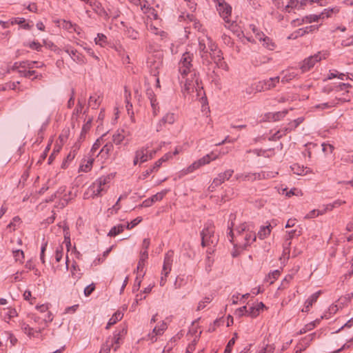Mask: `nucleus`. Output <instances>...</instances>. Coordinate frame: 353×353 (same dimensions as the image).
I'll list each match as a JSON object with an SVG mask.
<instances>
[{
	"mask_svg": "<svg viewBox=\"0 0 353 353\" xmlns=\"http://www.w3.org/2000/svg\"><path fill=\"white\" fill-rule=\"evenodd\" d=\"M193 59L194 53L186 51L183 53L178 63L180 83L183 85V90L187 92H193L199 83L197 72L193 66Z\"/></svg>",
	"mask_w": 353,
	"mask_h": 353,
	"instance_id": "f257e3e1",
	"label": "nucleus"
},
{
	"mask_svg": "<svg viewBox=\"0 0 353 353\" xmlns=\"http://www.w3.org/2000/svg\"><path fill=\"white\" fill-rule=\"evenodd\" d=\"M209 48L211 52L206 54H203L200 57L202 65L206 67V69L210 72L211 70L212 61H213L217 68L228 70V66L223 61L221 51L213 43H211Z\"/></svg>",
	"mask_w": 353,
	"mask_h": 353,
	"instance_id": "f03ea898",
	"label": "nucleus"
},
{
	"mask_svg": "<svg viewBox=\"0 0 353 353\" xmlns=\"http://www.w3.org/2000/svg\"><path fill=\"white\" fill-rule=\"evenodd\" d=\"M127 334V328L123 326L116 330L112 336H109L104 344H103L99 353H110L111 348L117 351L121 344L123 343V338Z\"/></svg>",
	"mask_w": 353,
	"mask_h": 353,
	"instance_id": "7ed1b4c3",
	"label": "nucleus"
},
{
	"mask_svg": "<svg viewBox=\"0 0 353 353\" xmlns=\"http://www.w3.org/2000/svg\"><path fill=\"white\" fill-rule=\"evenodd\" d=\"M112 179V174H108L102 176L93 182L88 188L89 191L91 192V196L92 198L101 196L107 192Z\"/></svg>",
	"mask_w": 353,
	"mask_h": 353,
	"instance_id": "20e7f679",
	"label": "nucleus"
},
{
	"mask_svg": "<svg viewBox=\"0 0 353 353\" xmlns=\"http://www.w3.org/2000/svg\"><path fill=\"white\" fill-rule=\"evenodd\" d=\"M329 55L327 51H320L316 54L305 58L300 65V69L302 72H305L311 70L314 65L323 59H325Z\"/></svg>",
	"mask_w": 353,
	"mask_h": 353,
	"instance_id": "39448f33",
	"label": "nucleus"
},
{
	"mask_svg": "<svg viewBox=\"0 0 353 353\" xmlns=\"http://www.w3.org/2000/svg\"><path fill=\"white\" fill-rule=\"evenodd\" d=\"M216 155L214 153L206 154L198 161H194L188 168L183 169L181 171V175L184 176L185 174L193 172L194 170L199 169L200 167L210 163L212 161L216 159Z\"/></svg>",
	"mask_w": 353,
	"mask_h": 353,
	"instance_id": "423d86ee",
	"label": "nucleus"
},
{
	"mask_svg": "<svg viewBox=\"0 0 353 353\" xmlns=\"http://www.w3.org/2000/svg\"><path fill=\"white\" fill-rule=\"evenodd\" d=\"M216 155L214 153L206 154L198 161H194L188 168L183 169L181 171V175L184 176L185 174L193 172L194 170L199 169L200 167L210 163L212 161L216 159Z\"/></svg>",
	"mask_w": 353,
	"mask_h": 353,
	"instance_id": "0eeeda50",
	"label": "nucleus"
},
{
	"mask_svg": "<svg viewBox=\"0 0 353 353\" xmlns=\"http://www.w3.org/2000/svg\"><path fill=\"white\" fill-rule=\"evenodd\" d=\"M228 230L229 232L228 234V238L229 241L233 244V250L231 252L232 256L233 257H236L239 256L242 248L241 245H239V240L238 237H241V232L243 231V229H236V230H232L229 225H228Z\"/></svg>",
	"mask_w": 353,
	"mask_h": 353,
	"instance_id": "6e6552de",
	"label": "nucleus"
},
{
	"mask_svg": "<svg viewBox=\"0 0 353 353\" xmlns=\"http://www.w3.org/2000/svg\"><path fill=\"white\" fill-rule=\"evenodd\" d=\"M267 309L268 307L263 302L255 301L252 304L248 303L247 305H244V316L256 318L261 312Z\"/></svg>",
	"mask_w": 353,
	"mask_h": 353,
	"instance_id": "1a4fd4ad",
	"label": "nucleus"
},
{
	"mask_svg": "<svg viewBox=\"0 0 353 353\" xmlns=\"http://www.w3.org/2000/svg\"><path fill=\"white\" fill-rule=\"evenodd\" d=\"M214 232L213 227L210 225H205L204 227L201 232V245L203 247H206L210 244H215L216 243V239L214 236Z\"/></svg>",
	"mask_w": 353,
	"mask_h": 353,
	"instance_id": "9d476101",
	"label": "nucleus"
},
{
	"mask_svg": "<svg viewBox=\"0 0 353 353\" xmlns=\"http://www.w3.org/2000/svg\"><path fill=\"white\" fill-rule=\"evenodd\" d=\"M216 2V10L220 16L226 23H230V17L232 12V7L225 0H215Z\"/></svg>",
	"mask_w": 353,
	"mask_h": 353,
	"instance_id": "9b49d317",
	"label": "nucleus"
},
{
	"mask_svg": "<svg viewBox=\"0 0 353 353\" xmlns=\"http://www.w3.org/2000/svg\"><path fill=\"white\" fill-rule=\"evenodd\" d=\"M279 77H275L259 81L256 85L255 90L256 92H262L270 90L276 86V85L279 82Z\"/></svg>",
	"mask_w": 353,
	"mask_h": 353,
	"instance_id": "f8f14e48",
	"label": "nucleus"
},
{
	"mask_svg": "<svg viewBox=\"0 0 353 353\" xmlns=\"http://www.w3.org/2000/svg\"><path fill=\"white\" fill-rule=\"evenodd\" d=\"M347 101H349V99H347L346 98H342V97L335 96L334 98L327 102L315 105L314 108L318 110L331 109L336 107L340 103V102H345Z\"/></svg>",
	"mask_w": 353,
	"mask_h": 353,
	"instance_id": "ddd939ff",
	"label": "nucleus"
},
{
	"mask_svg": "<svg viewBox=\"0 0 353 353\" xmlns=\"http://www.w3.org/2000/svg\"><path fill=\"white\" fill-rule=\"evenodd\" d=\"M30 318L34 322L39 325V327L35 328V332L37 333H41L47 326V323L52 321V314L50 312H48V316L45 319H41L34 314H32Z\"/></svg>",
	"mask_w": 353,
	"mask_h": 353,
	"instance_id": "4468645a",
	"label": "nucleus"
},
{
	"mask_svg": "<svg viewBox=\"0 0 353 353\" xmlns=\"http://www.w3.org/2000/svg\"><path fill=\"white\" fill-rule=\"evenodd\" d=\"M60 22H61V24L59 25V26H61L63 29L68 31L69 32H75L77 34H80L81 28L76 23H73L70 21H66L64 19H58L54 21V23L57 24H59Z\"/></svg>",
	"mask_w": 353,
	"mask_h": 353,
	"instance_id": "2eb2a0df",
	"label": "nucleus"
},
{
	"mask_svg": "<svg viewBox=\"0 0 353 353\" xmlns=\"http://www.w3.org/2000/svg\"><path fill=\"white\" fill-rule=\"evenodd\" d=\"M173 261V252L168 251L164 256L163 265V274L165 276H168L171 271V267Z\"/></svg>",
	"mask_w": 353,
	"mask_h": 353,
	"instance_id": "dca6fc26",
	"label": "nucleus"
},
{
	"mask_svg": "<svg viewBox=\"0 0 353 353\" xmlns=\"http://www.w3.org/2000/svg\"><path fill=\"white\" fill-rule=\"evenodd\" d=\"M352 88V85L348 83H334V93H339L340 92H342L341 95L343 96V98H346L350 100V97L348 96L349 89Z\"/></svg>",
	"mask_w": 353,
	"mask_h": 353,
	"instance_id": "f3484780",
	"label": "nucleus"
},
{
	"mask_svg": "<svg viewBox=\"0 0 353 353\" xmlns=\"http://www.w3.org/2000/svg\"><path fill=\"white\" fill-rule=\"evenodd\" d=\"M148 258V251H141L139 260L137 264V270H134V272H137L139 273V275L142 277L144 276L145 272L143 271L146 261Z\"/></svg>",
	"mask_w": 353,
	"mask_h": 353,
	"instance_id": "a211bd4d",
	"label": "nucleus"
},
{
	"mask_svg": "<svg viewBox=\"0 0 353 353\" xmlns=\"http://www.w3.org/2000/svg\"><path fill=\"white\" fill-rule=\"evenodd\" d=\"M150 148L149 144H146L137 149L135 152L137 159L140 160V163H143L148 161V149Z\"/></svg>",
	"mask_w": 353,
	"mask_h": 353,
	"instance_id": "6ab92c4d",
	"label": "nucleus"
},
{
	"mask_svg": "<svg viewBox=\"0 0 353 353\" xmlns=\"http://www.w3.org/2000/svg\"><path fill=\"white\" fill-rule=\"evenodd\" d=\"M234 173L233 170H228L224 172H221L213 179L214 185H221L225 181L229 180Z\"/></svg>",
	"mask_w": 353,
	"mask_h": 353,
	"instance_id": "aec40b11",
	"label": "nucleus"
},
{
	"mask_svg": "<svg viewBox=\"0 0 353 353\" xmlns=\"http://www.w3.org/2000/svg\"><path fill=\"white\" fill-rule=\"evenodd\" d=\"M288 110L275 112H268L264 115V119L268 121H276L283 118L287 114Z\"/></svg>",
	"mask_w": 353,
	"mask_h": 353,
	"instance_id": "412c9836",
	"label": "nucleus"
},
{
	"mask_svg": "<svg viewBox=\"0 0 353 353\" xmlns=\"http://www.w3.org/2000/svg\"><path fill=\"white\" fill-rule=\"evenodd\" d=\"M102 99V94L98 92H95L89 97L88 106L92 108V109L96 110L101 105Z\"/></svg>",
	"mask_w": 353,
	"mask_h": 353,
	"instance_id": "4be33fe9",
	"label": "nucleus"
},
{
	"mask_svg": "<svg viewBox=\"0 0 353 353\" xmlns=\"http://www.w3.org/2000/svg\"><path fill=\"white\" fill-rule=\"evenodd\" d=\"M88 4L91 6L95 13L100 17H108V13L102 6V4L98 1H90Z\"/></svg>",
	"mask_w": 353,
	"mask_h": 353,
	"instance_id": "5701e85b",
	"label": "nucleus"
},
{
	"mask_svg": "<svg viewBox=\"0 0 353 353\" xmlns=\"http://www.w3.org/2000/svg\"><path fill=\"white\" fill-rule=\"evenodd\" d=\"M79 149V145L78 144H75L72 148L70 153L67 155V157L64 159L62 162L61 168L63 169H65L68 167L69 163L74 159L77 151Z\"/></svg>",
	"mask_w": 353,
	"mask_h": 353,
	"instance_id": "b1692460",
	"label": "nucleus"
},
{
	"mask_svg": "<svg viewBox=\"0 0 353 353\" xmlns=\"http://www.w3.org/2000/svg\"><path fill=\"white\" fill-rule=\"evenodd\" d=\"M250 29L252 30L255 37V39H254L252 36L244 35V38H245L250 42H256V39H261V37L264 36V33L260 31L254 24H250Z\"/></svg>",
	"mask_w": 353,
	"mask_h": 353,
	"instance_id": "393cba45",
	"label": "nucleus"
},
{
	"mask_svg": "<svg viewBox=\"0 0 353 353\" xmlns=\"http://www.w3.org/2000/svg\"><path fill=\"white\" fill-rule=\"evenodd\" d=\"M167 329V324L162 322L161 324L158 327H154L152 333L148 334V337L152 342L156 341V336L161 335L163 332Z\"/></svg>",
	"mask_w": 353,
	"mask_h": 353,
	"instance_id": "a878e982",
	"label": "nucleus"
},
{
	"mask_svg": "<svg viewBox=\"0 0 353 353\" xmlns=\"http://www.w3.org/2000/svg\"><path fill=\"white\" fill-rule=\"evenodd\" d=\"M65 51L70 56L74 61L77 62V63H84L83 56L79 53L77 50H74L72 48H67Z\"/></svg>",
	"mask_w": 353,
	"mask_h": 353,
	"instance_id": "bb28decb",
	"label": "nucleus"
},
{
	"mask_svg": "<svg viewBox=\"0 0 353 353\" xmlns=\"http://www.w3.org/2000/svg\"><path fill=\"white\" fill-rule=\"evenodd\" d=\"M113 150V143L111 142H108L103 146V148L101 149L99 152L96 154V156L98 157L99 154H101V158L106 159L110 157Z\"/></svg>",
	"mask_w": 353,
	"mask_h": 353,
	"instance_id": "cd10ccee",
	"label": "nucleus"
},
{
	"mask_svg": "<svg viewBox=\"0 0 353 353\" xmlns=\"http://www.w3.org/2000/svg\"><path fill=\"white\" fill-rule=\"evenodd\" d=\"M272 226L270 224L262 225L257 233L258 237L263 240L266 239L271 233Z\"/></svg>",
	"mask_w": 353,
	"mask_h": 353,
	"instance_id": "c85d7f7f",
	"label": "nucleus"
},
{
	"mask_svg": "<svg viewBox=\"0 0 353 353\" xmlns=\"http://www.w3.org/2000/svg\"><path fill=\"white\" fill-rule=\"evenodd\" d=\"M126 133L123 129L118 130L112 136V141L116 145H119L122 143L125 137Z\"/></svg>",
	"mask_w": 353,
	"mask_h": 353,
	"instance_id": "c756f323",
	"label": "nucleus"
},
{
	"mask_svg": "<svg viewBox=\"0 0 353 353\" xmlns=\"http://www.w3.org/2000/svg\"><path fill=\"white\" fill-rule=\"evenodd\" d=\"M319 19H321V15L310 14V15H307L305 17H303L301 20H299V19L294 20V22H297L298 25H301L304 22L310 23L312 22L318 21Z\"/></svg>",
	"mask_w": 353,
	"mask_h": 353,
	"instance_id": "7c9ffc66",
	"label": "nucleus"
},
{
	"mask_svg": "<svg viewBox=\"0 0 353 353\" xmlns=\"http://www.w3.org/2000/svg\"><path fill=\"white\" fill-rule=\"evenodd\" d=\"M258 40L260 42H262L263 46L265 48H266L267 49H268L270 50H274L276 46L270 37H268L264 34V36L261 37V39H258Z\"/></svg>",
	"mask_w": 353,
	"mask_h": 353,
	"instance_id": "2f4dec72",
	"label": "nucleus"
},
{
	"mask_svg": "<svg viewBox=\"0 0 353 353\" xmlns=\"http://www.w3.org/2000/svg\"><path fill=\"white\" fill-rule=\"evenodd\" d=\"M256 239V234L253 231H249V230L245 232L244 236V248L246 245H250L251 243L254 242Z\"/></svg>",
	"mask_w": 353,
	"mask_h": 353,
	"instance_id": "473e14b6",
	"label": "nucleus"
},
{
	"mask_svg": "<svg viewBox=\"0 0 353 353\" xmlns=\"http://www.w3.org/2000/svg\"><path fill=\"white\" fill-rule=\"evenodd\" d=\"M123 314L119 311L116 312L109 319L105 328L109 329L112 325H114L117 321L122 319Z\"/></svg>",
	"mask_w": 353,
	"mask_h": 353,
	"instance_id": "72a5a7b5",
	"label": "nucleus"
},
{
	"mask_svg": "<svg viewBox=\"0 0 353 353\" xmlns=\"http://www.w3.org/2000/svg\"><path fill=\"white\" fill-rule=\"evenodd\" d=\"M208 77L211 82L213 83L217 88H221V78L217 72L213 70L210 73L208 74Z\"/></svg>",
	"mask_w": 353,
	"mask_h": 353,
	"instance_id": "f704fd0d",
	"label": "nucleus"
},
{
	"mask_svg": "<svg viewBox=\"0 0 353 353\" xmlns=\"http://www.w3.org/2000/svg\"><path fill=\"white\" fill-rule=\"evenodd\" d=\"M177 116L173 112L166 113L161 119V122L165 124L172 125L176 120Z\"/></svg>",
	"mask_w": 353,
	"mask_h": 353,
	"instance_id": "c9c22d12",
	"label": "nucleus"
},
{
	"mask_svg": "<svg viewBox=\"0 0 353 353\" xmlns=\"http://www.w3.org/2000/svg\"><path fill=\"white\" fill-rule=\"evenodd\" d=\"M296 235V230H292L291 231L288 232V236L285 239V245L284 247V252H290V246L291 245V240ZM300 234L299 233L297 236H299Z\"/></svg>",
	"mask_w": 353,
	"mask_h": 353,
	"instance_id": "e433bc0d",
	"label": "nucleus"
},
{
	"mask_svg": "<svg viewBox=\"0 0 353 353\" xmlns=\"http://www.w3.org/2000/svg\"><path fill=\"white\" fill-rule=\"evenodd\" d=\"M321 319H316L314 321H312L307 324H306L303 328H301L299 331V334H305L308 331L313 330L317 324H319Z\"/></svg>",
	"mask_w": 353,
	"mask_h": 353,
	"instance_id": "4c0bfd02",
	"label": "nucleus"
},
{
	"mask_svg": "<svg viewBox=\"0 0 353 353\" xmlns=\"http://www.w3.org/2000/svg\"><path fill=\"white\" fill-rule=\"evenodd\" d=\"M125 228V225L123 224H119L117 225H115L111 228L108 235L109 236H115L117 234L121 233L124 230Z\"/></svg>",
	"mask_w": 353,
	"mask_h": 353,
	"instance_id": "58836bf2",
	"label": "nucleus"
},
{
	"mask_svg": "<svg viewBox=\"0 0 353 353\" xmlns=\"http://www.w3.org/2000/svg\"><path fill=\"white\" fill-rule=\"evenodd\" d=\"M93 162H94L93 158L88 159L85 163H82L80 165L79 171L83 172H89L92 168Z\"/></svg>",
	"mask_w": 353,
	"mask_h": 353,
	"instance_id": "ea45409f",
	"label": "nucleus"
},
{
	"mask_svg": "<svg viewBox=\"0 0 353 353\" xmlns=\"http://www.w3.org/2000/svg\"><path fill=\"white\" fill-rule=\"evenodd\" d=\"M21 328L25 334H26L29 337L34 336L35 330L25 322L21 323Z\"/></svg>",
	"mask_w": 353,
	"mask_h": 353,
	"instance_id": "a19ab883",
	"label": "nucleus"
},
{
	"mask_svg": "<svg viewBox=\"0 0 353 353\" xmlns=\"http://www.w3.org/2000/svg\"><path fill=\"white\" fill-rule=\"evenodd\" d=\"M281 272L279 270H275L268 274L265 277V281L269 282L270 284H272L280 276Z\"/></svg>",
	"mask_w": 353,
	"mask_h": 353,
	"instance_id": "79ce46f5",
	"label": "nucleus"
},
{
	"mask_svg": "<svg viewBox=\"0 0 353 353\" xmlns=\"http://www.w3.org/2000/svg\"><path fill=\"white\" fill-rule=\"evenodd\" d=\"M71 274H72V276L73 278L76 279L77 280L79 279L82 276L81 270L75 261L73 262V263L72 265Z\"/></svg>",
	"mask_w": 353,
	"mask_h": 353,
	"instance_id": "37998d69",
	"label": "nucleus"
},
{
	"mask_svg": "<svg viewBox=\"0 0 353 353\" xmlns=\"http://www.w3.org/2000/svg\"><path fill=\"white\" fill-rule=\"evenodd\" d=\"M291 168L294 173L298 175L305 174L309 172L310 170L309 168H304L303 166L301 167L298 164H294Z\"/></svg>",
	"mask_w": 353,
	"mask_h": 353,
	"instance_id": "c03bdc74",
	"label": "nucleus"
},
{
	"mask_svg": "<svg viewBox=\"0 0 353 353\" xmlns=\"http://www.w3.org/2000/svg\"><path fill=\"white\" fill-rule=\"evenodd\" d=\"M339 12V9L338 8H326L321 13L319 14L321 15V19H324L325 18L330 17L332 13H338Z\"/></svg>",
	"mask_w": 353,
	"mask_h": 353,
	"instance_id": "a18cd8bd",
	"label": "nucleus"
},
{
	"mask_svg": "<svg viewBox=\"0 0 353 353\" xmlns=\"http://www.w3.org/2000/svg\"><path fill=\"white\" fill-rule=\"evenodd\" d=\"M12 254L14 258V260L16 262H19V263L22 264L24 261V252L21 250H12Z\"/></svg>",
	"mask_w": 353,
	"mask_h": 353,
	"instance_id": "49530a36",
	"label": "nucleus"
},
{
	"mask_svg": "<svg viewBox=\"0 0 353 353\" xmlns=\"http://www.w3.org/2000/svg\"><path fill=\"white\" fill-rule=\"evenodd\" d=\"M72 198L73 196L71 191H69L68 193L66 192L65 194H64L61 199H60L59 205L61 206V208H63L65 206H66L69 201H70Z\"/></svg>",
	"mask_w": 353,
	"mask_h": 353,
	"instance_id": "de8ad7c7",
	"label": "nucleus"
},
{
	"mask_svg": "<svg viewBox=\"0 0 353 353\" xmlns=\"http://www.w3.org/2000/svg\"><path fill=\"white\" fill-rule=\"evenodd\" d=\"M321 294V290L312 294L305 302L307 304V307H311L312 306L313 303L316 302V301Z\"/></svg>",
	"mask_w": 353,
	"mask_h": 353,
	"instance_id": "09e8293b",
	"label": "nucleus"
},
{
	"mask_svg": "<svg viewBox=\"0 0 353 353\" xmlns=\"http://www.w3.org/2000/svg\"><path fill=\"white\" fill-rule=\"evenodd\" d=\"M137 4L140 6L141 10L145 12H148V11H152V13L154 12V9L150 6L146 0H138Z\"/></svg>",
	"mask_w": 353,
	"mask_h": 353,
	"instance_id": "8fccbe9b",
	"label": "nucleus"
},
{
	"mask_svg": "<svg viewBox=\"0 0 353 353\" xmlns=\"http://www.w3.org/2000/svg\"><path fill=\"white\" fill-rule=\"evenodd\" d=\"M172 157V154L170 152H168L165 154H164L163 157H162L160 159L157 161L153 165L154 166V168H156L157 170L161 167L163 162H165L168 161L169 159Z\"/></svg>",
	"mask_w": 353,
	"mask_h": 353,
	"instance_id": "3c124183",
	"label": "nucleus"
},
{
	"mask_svg": "<svg viewBox=\"0 0 353 353\" xmlns=\"http://www.w3.org/2000/svg\"><path fill=\"white\" fill-rule=\"evenodd\" d=\"M125 34L132 39H137L139 37V32L131 27L127 28Z\"/></svg>",
	"mask_w": 353,
	"mask_h": 353,
	"instance_id": "603ef678",
	"label": "nucleus"
},
{
	"mask_svg": "<svg viewBox=\"0 0 353 353\" xmlns=\"http://www.w3.org/2000/svg\"><path fill=\"white\" fill-rule=\"evenodd\" d=\"M176 341V337H172L168 341L167 345L164 347V349H163L162 353H170Z\"/></svg>",
	"mask_w": 353,
	"mask_h": 353,
	"instance_id": "864d4df0",
	"label": "nucleus"
},
{
	"mask_svg": "<svg viewBox=\"0 0 353 353\" xmlns=\"http://www.w3.org/2000/svg\"><path fill=\"white\" fill-rule=\"evenodd\" d=\"M83 103L80 100H79L77 105L75 109L74 110L73 114H75L77 116L81 113H83V114H86L88 108H86V110H85L83 112Z\"/></svg>",
	"mask_w": 353,
	"mask_h": 353,
	"instance_id": "5fc2aeb1",
	"label": "nucleus"
},
{
	"mask_svg": "<svg viewBox=\"0 0 353 353\" xmlns=\"http://www.w3.org/2000/svg\"><path fill=\"white\" fill-rule=\"evenodd\" d=\"M167 190H163L160 192L157 193L156 194L152 195L151 198V201H153V203H155L157 201H160L163 199V198L167 194Z\"/></svg>",
	"mask_w": 353,
	"mask_h": 353,
	"instance_id": "6e6d98bb",
	"label": "nucleus"
},
{
	"mask_svg": "<svg viewBox=\"0 0 353 353\" xmlns=\"http://www.w3.org/2000/svg\"><path fill=\"white\" fill-rule=\"evenodd\" d=\"M102 143H103L102 137L97 139V141L94 142V143L93 144V145H92V148L90 150V152H91L92 156L95 155V153L99 149V148L101 147Z\"/></svg>",
	"mask_w": 353,
	"mask_h": 353,
	"instance_id": "4d7b16f0",
	"label": "nucleus"
},
{
	"mask_svg": "<svg viewBox=\"0 0 353 353\" xmlns=\"http://www.w3.org/2000/svg\"><path fill=\"white\" fill-rule=\"evenodd\" d=\"M137 276L135 279L134 285L132 287V292L135 293L138 292L141 287V279L143 278L141 276L139 275V273H137Z\"/></svg>",
	"mask_w": 353,
	"mask_h": 353,
	"instance_id": "13d9d810",
	"label": "nucleus"
},
{
	"mask_svg": "<svg viewBox=\"0 0 353 353\" xmlns=\"http://www.w3.org/2000/svg\"><path fill=\"white\" fill-rule=\"evenodd\" d=\"M94 41L97 45L103 46L107 42V37L103 34L99 33Z\"/></svg>",
	"mask_w": 353,
	"mask_h": 353,
	"instance_id": "bf43d9fd",
	"label": "nucleus"
},
{
	"mask_svg": "<svg viewBox=\"0 0 353 353\" xmlns=\"http://www.w3.org/2000/svg\"><path fill=\"white\" fill-rule=\"evenodd\" d=\"M319 26H316V25H312V26H306L305 28H302L303 30H301V34H308L310 32H312L314 31H316L319 30Z\"/></svg>",
	"mask_w": 353,
	"mask_h": 353,
	"instance_id": "052dcab7",
	"label": "nucleus"
},
{
	"mask_svg": "<svg viewBox=\"0 0 353 353\" xmlns=\"http://www.w3.org/2000/svg\"><path fill=\"white\" fill-rule=\"evenodd\" d=\"M66 193V187L65 186H61L60 187L57 192L54 193V195L52 196L51 201L53 199V197L54 198H59L60 199L63 196L64 194Z\"/></svg>",
	"mask_w": 353,
	"mask_h": 353,
	"instance_id": "680f3d73",
	"label": "nucleus"
},
{
	"mask_svg": "<svg viewBox=\"0 0 353 353\" xmlns=\"http://www.w3.org/2000/svg\"><path fill=\"white\" fill-rule=\"evenodd\" d=\"M26 46H28L30 49L37 50V52H41L42 50V45L36 41H33Z\"/></svg>",
	"mask_w": 353,
	"mask_h": 353,
	"instance_id": "e2e57ef3",
	"label": "nucleus"
},
{
	"mask_svg": "<svg viewBox=\"0 0 353 353\" xmlns=\"http://www.w3.org/2000/svg\"><path fill=\"white\" fill-rule=\"evenodd\" d=\"M148 30L153 34H159L161 37H165L166 36V32H164V31H161V30H159V28H157V27H155L153 25H150L149 26V28Z\"/></svg>",
	"mask_w": 353,
	"mask_h": 353,
	"instance_id": "0e129e2a",
	"label": "nucleus"
},
{
	"mask_svg": "<svg viewBox=\"0 0 353 353\" xmlns=\"http://www.w3.org/2000/svg\"><path fill=\"white\" fill-rule=\"evenodd\" d=\"M150 105H151V107H152V109L153 114L155 117L159 112V109L160 108H159V103L157 102V99H153V100L150 101Z\"/></svg>",
	"mask_w": 353,
	"mask_h": 353,
	"instance_id": "69168bd1",
	"label": "nucleus"
},
{
	"mask_svg": "<svg viewBox=\"0 0 353 353\" xmlns=\"http://www.w3.org/2000/svg\"><path fill=\"white\" fill-rule=\"evenodd\" d=\"M224 322V320L223 318H219V319H216L214 322H213V325H211L209 327V331L210 332H213L215 330L216 327H219L221 325H222Z\"/></svg>",
	"mask_w": 353,
	"mask_h": 353,
	"instance_id": "338daca9",
	"label": "nucleus"
},
{
	"mask_svg": "<svg viewBox=\"0 0 353 353\" xmlns=\"http://www.w3.org/2000/svg\"><path fill=\"white\" fill-rule=\"evenodd\" d=\"M142 221L141 217H137L134 220H132L130 223H128L125 228L128 230H131L132 228H134L136 225H137L141 221Z\"/></svg>",
	"mask_w": 353,
	"mask_h": 353,
	"instance_id": "774afa93",
	"label": "nucleus"
}]
</instances>
